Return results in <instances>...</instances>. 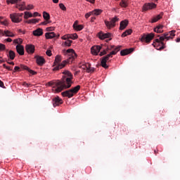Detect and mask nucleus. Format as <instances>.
Instances as JSON below:
<instances>
[{"instance_id": "23", "label": "nucleus", "mask_w": 180, "mask_h": 180, "mask_svg": "<svg viewBox=\"0 0 180 180\" xmlns=\"http://www.w3.org/2000/svg\"><path fill=\"white\" fill-rule=\"evenodd\" d=\"M162 29H164V25H158L154 28V32H155V33H163L164 30Z\"/></svg>"}, {"instance_id": "22", "label": "nucleus", "mask_w": 180, "mask_h": 180, "mask_svg": "<svg viewBox=\"0 0 180 180\" xmlns=\"http://www.w3.org/2000/svg\"><path fill=\"white\" fill-rule=\"evenodd\" d=\"M73 28L75 30H77V32H79L80 30H82L84 29V26L82 25H78V21H75L73 24Z\"/></svg>"}, {"instance_id": "13", "label": "nucleus", "mask_w": 180, "mask_h": 180, "mask_svg": "<svg viewBox=\"0 0 180 180\" xmlns=\"http://www.w3.org/2000/svg\"><path fill=\"white\" fill-rule=\"evenodd\" d=\"M101 50H102V46L99 45L94 46L91 49V54H93V56H98Z\"/></svg>"}, {"instance_id": "40", "label": "nucleus", "mask_w": 180, "mask_h": 180, "mask_svg": "<svg viewBox=\"0 0 180 180\" xmlns=\"http://www.w3.org/2000/svg\"><path fill=\"white\" fill-rule=\"evenodd\" d=\"M72 43V41L67 40L65 41V46H67L68 47H70Z\"/></svg>"}, {"instance_id": "63", "label": "nucleus", "mask_w": 180, "mask_h": 180, "mask_svg": "<svg viewBox=\"0 0 180 180\" xmlns=\"http://www.w3.org/2000/svg\"><path fill=\"white\" fill-rule=\"evenodd\" d=\"M23 31H22V30H18V32L19 33H22Z\"/></svg>"}, {"instance_id": "34", "label": "nucleus", "mask_w": 180, "mask_h": 180, "mask_svg": "<svg viewBox=\"0 0 180 180\" xmlns=\"http://www.w3.org/2000/svg\"><path fill=\"white\" fill-rule=\"evenodd\" d=\"M28 18H33V14L30 12L25 11L24 13V19H27Z\"/></svg>"}, {"instance_id": "25", "label": "nucleus", "mask_w": 180, "mask_h": 180, "mask_svg": "<svg viewBox=\"0 0 180 180\" xmlns=\"http://www.w3.org/2000/svg\"><path fill=\"white\" fill-rule=\"evenodd\" d=\"M7 57L10 60H15V58L16 57V53L13 51H9L8 53L7 54Z\"/></svg>"}, {"instance_id": "58", "label": "nucleus", "mask_w": 180, "mask_h": 180, "mask_svg": "<svg viewBox=\"0 0 180 180\" xmlns=\"http://www.w3.org/2000/svg\"><path fill=\"white\" fill-rule=\"evenodd\" d=\"M176 43H179L180 41V38H177L176 40Z\"/></svg>"}, {"instance_id": "28", "label": "nucleus", "mask_w": 180, "mask_h": 180, "mask_svg": "<svg viewBox=\"0 0 180 180\" xmlns=\"http://www.w3.org/2000/svg\"><path fill=\"white\" fill-rule=\"evenodd\" d=\"M120 6H121V8H127V6H129V0H121Z\"/></svg>"}, {"instance_id": "2", "label": "nucleus", "mask_w": 180, "mask_h": 180, "mask_svg": "<svg viewBox=\"0 0 180 180\" xmlns=\"http://www.w3.org/2000/svg\"><path fill=\"white\" fill-rule=\"evenodd\" d=\"M65 54H67V56H68V58L67 60H63L62 63H61V60H62L61 56L58 55L56 56L55 61L53 65V67H54L53 69V71H58V70H61L64 68L65 65L68 64V63H72V61H74V60H75V58L77 57V55L75 53V51H74V49H68L66 51Z\"/></svg>"}, {"instance_id": "36", "label": "nucleus", "mask_w": 180, "mask_h": 180, "mask_svg": "<svg viewBox=\"0 0 180 180\" xmlns=\"http://www.w3.org/2000/svg\"><path fill=\"white\" fill-rule=\"evenodd\" d=\"M13 43H15V44H18H18L21 45L22 43H23V40L20 38L15 39H14Z\"/></svg>"}, {"instance_id": "61", "label": "nucleus", "mask_w": 180, "mask_h": 180, "mask_svg": "<svg viewBox=\"0 0 180 180\" xmlns=\"http://www.w3.org/2000/svg\"><path fill=\"white\" fill-rule=\"evenodd\" d=\"M4 68H6L8 66H6V64H3Z\"/></svg>"}, {"instance_id": "29", "label": "nucleus", "mask_w": 180, "mask_h": 180, "mask_svg": "<svg viewBox=\"0 0 180 180\" xmlns=\"http://www.w3.org/2000/svg\"><path fill=\"white\" fill-rule=\"evenodd\" d=\"M133 30L131 29H129V30H127L125 32H124L121 37H126V36H129L130 34H131Z\"/></svg>"}, {"instance_id": "14", "label": "nucleus", "mask_w": 180, "mask_h": 180, "mask_svg": "<svg viewBox=\"0 0 180 180\" xmlns=\"http://www.w3.org/2000/svg\"><path fill=\"white\" fill-rule=\"evenodd\" d=\"M52 103L54 108H56V106H60V105L63 103V99L59 96H56L52 99Z\"/></svg>"}, {"instance_id": "35", "label": "nucleus", "mask_w": 180, "mask_h": 180, "mask_svg": "<svg viewBox=\"0 0 180 180\" xmlns=\"http://www.w3.org/2000/svg\"><path fill=\"white\" fill-rule=\"evenodd\" d=\"M103 46V47H102ZM103 51L100 52L99 53V56L102 57V56H105V54L108 53V50H106V49H105V48H103V45H101Z\"/></svg>"}, {"instance_id": "19", "label": "nucleus", "mask_w": 180, "mask_h": 180, "mask_svg": "<svg viewBox=\"0 0 180 180\" xmlns=\"http://www.w3.org/2000/svg\"><path fill=\"white\" fill-rule=\"evenodd\" d=\"M133 51H134V49L133 48L131 49H126L124 50H122L120 51V54L121 56H127V54H130V53H133Z\"/></svg>"}, {"instance_id": "53", "label": "nucleus", "mask_w": 180, "mask_h": 180, "mask_svg": "<svg viewBox=\"0 0 180 180\" xmlns=\"http://www.w3.org/2000/svg\"><path fill=\"white\" fill-rule=\"evenodd\" d=\"M6 70H8V71H12V68L9 67V66H7L6 68Z\"/></svg>"}, {"instance_id": "55", "label": "nucleus", "mask_w": 180, "mask_h": 180, "mask_svg": "<svg viewBox=\"0 0 180 180\" xmlns=\"http://www.w3.org/2000/svg\"><path fill=\"white\" fill-rule=\"evenodd\" d=\"M95 19H96V18H95V17H91V22H94Z\"/></svg>"}, {"instance_id": "12", "label": "nucleus", "mask_w": 180, "mask_h": 180, "mask_svg": "<svg viewBox=\"0 0 180 180\" xmlns=\"http://www.w3.org/2000/svg\"><path fill=\"white\" fill-rule=\"evenodd\" d=\"M10 18L13 23H20L22 22V18H19V13H12L10 15Z\"/></svg>"}, {"instance_id": "33", "label": "nucleus", "mask_w": 180, "mask_h": 180, "mask_svg": "<svg viewBox=\"0 0 180 180\" xmlns=\"http://www.w3.org/2000/svg\"><path fill=\"white\" fill-rule=\"evenodd\" d=\"M1 19H4V17H2V16L0 17V23H1V25H3L4 26H8V25H9V22H8V20L4 18L3 21H1Z\"/></svg>"}, {"instance_id": "20", "label": "nucleus", "mask_w": 180, "mask_h": 180, "mask_svg": "<svg viewBox=\"0 0 180 180\" xmlns=\"http://www.w3.org/2000/svg\"><path fill=\"white\" fill-rule=\"evenodd\" d=\"M162 16H164V13H160L159 15H155L151 20V23H155L160 20V19H162Z\"/></svg>"}, {"instance_id": "37", "label": "nucleus", "mask_w": 180, "mask_h": 180, "mask_svg": "<svg viewBox=\"0 0 180 180\" xmlns=\"http://www.w3.org/2000/svg\"><path fill=\"white\" fill-rule=\"evenodd\" d=\"M69 39H72V40H75L76 39H78V35L76 33L69 34Z\"/></svg>"}, {"instance_id": "16", "label": "nucleus", "mask_w": 180, "mask_h": 180, "mask_svg": "<svg viewBox=\"0 0 180 180\" xmlns=\"http://www.w3.org/2000/svg\"><path fill=\"white\" fill-rule=\"evenodd\" d=\"M36 61L38 65H44L46 64V60L42 56H36Z\"/></svg>"}, {"instance_id": "7", "label": "nucleus", "mask_w": 180, "mask_h": 180, "mask_svg": "<svg viewBox=\"0 0 180 180\" xmlns=\"http://www.w3.org/2000/svg\"><path fill=\"white\" fill-rule=\"evenodd\" d=\"M119 18L114 17L111 18L110 21L105 20L104 23L108 29H111L112 27H115V26H116V22H119Z\"/></svg>"}, {"instance_id": "27", "label": "nucleus", "mask_w": 180, "mask_h": 180, "mask_svg": "<svg viewBox=\"0 0 180 180\" xmlns=\"http://www.w3.org/2000/svg\"><path fill=\"white\" fill-rule=\"evenodd\" d=\"M45 37H46V39H53V37H57V36L56 35V33H54L53 32H46L45 34Z\"/></svg>"}, {"instance_id": "46", "label": "nucleus", "mask_w": 180, "mask_h": 180, "mask_svg": "<svg viewBox=\"0 0 180 180\" xmlns=\"http://www.w3.org/2000/svg\"><path fill=\"white\" fill-rule=\"evenodd\" d=\"M47 32H51L54 30V27H49L46 28Z\"/></svg>"}, {"instance_id": "64", "label": "nucleus", "mask_w": 180, "mask_h": 180, "mask_svg": "<svg viewBox=\"0 0 180 180\" xmlns=\"http://www.w3.org/2000/svg\"><path fill=\"white\" fill-rule=\"evenodd\" d=\"M4 19H5V18L1 19V22H4Z\"/></svg>"}, {"instance_id": "43", "label": "nucleus", "mask_w": 180, "mask_h": 180, "mask_svg": "<svg viewBox=\"0 0 180 180\" xmlns=\"http://www.w3.org/2000/svg\"><path fill=\"white\" fill-rule=\"evenodd\" d=\"M30 9H33V5L29 4L27 7L25 6L26 11H30Z\"/></svg>"}, {"instance_id": "57", "label": "nucleus", "mask_w": 180, "mask_h": 180, "mask_svg": "<svg viewBox=\"0 0 180 180\" xmlns=\"http://www.w3.org/2000/svg\"><path fill=\"white\" fill-rule=\"evenodd\" d=\"M23 85H25V86L29 87V84H28L27 83H26V82H25V83L23 84Z\"/></svg>"}, {"instance_id": "8", "label": "nucleus", "mask_w": 180, "mask_h": 180, "mask_svg": "<svg viewBox=\"0 0 180 180\" xmlns=\"http://www.w3.org/2000/svg\"><path fill=\"white\" fill-rule=\"evenodd\" d=\"M154 33H150L148 34H144L141 38V41H145L146 43H150L153 39H154Z\"/></svg>"}, {"instance_id": "41", "label": "nucleus", "mask_w": 180, "mask_h": 180, "mask_svg": "<svg viewBox=\"0 0 180 180\" xmlns=\"http://www.w3.org/2000/svg\"><path fill=\"white\" fill-rule=\"evenodd\" d=\"M6 47L5 46V44H0V51H4V50H6Z\"/></svg>"}, {"instance_id": "44", "label": "nucleus", "mask_w": 180, "mask_h": 180, "mask_svg": "<svg viewBox=\"0 0 180 180\" xmlns=\"http://www.w3.org/2000/svg\"><path fill=\"white\" fill-rule=\"evenodd\" d=\"M46 56H48L49 57H51V56H52L51 50L48 49V50L46 51Z\"/></svg>"}, {"instance_id": "47", "label": "nucleus", "mask_w": 180, "mask_h": 180, "mask_svg": "<svg viewBox=\"0 0 180 180\" xmlns=\"http://www.w3.org/2000/svg\"><path fill=\"white\" fill-rule=\"evenodd\" d=\"M91 15H93V14L91 13V11L89 12V13H86V15H85L86 19H88V18H89V16H91Z\"/></svg>"}, {"instance_id": "3", "label": "nucleus", "mask_w": 180, "mask_h": 180, "mask_svg": "<svg viewBox=\"0 0 180 180\" xmlns=\"http://www.w3.org/2000/svg\"><path fill=\"white\" fill-rule=\"evenodd\" d=\"M175 30H172L162 34L159 39H155L153 45L154 47H156L157 50H164V49L166 47L165 43H164V40H169V39H174V37L175 36Z\"/></svg>"}, {"instance_id": "39", "label": "nucleus", "mask_w": 180, "mask_h": 180, "mask_svg": "<svg viewBox=\"0 0 180 180\" xmlns=\"http://www.w3.org/2000/svg\"><path fill=\"white\" fill-rule=\"evenodd\" d=\"M115 49V45H108L105 49L107 51H110Z\"/></svg>"}, {"instance_id": "26", "label": "nucleus", "mask_w": 180, "mask_h": 180, "mask_svg": "<svg viewBox=\"0 0 180 180\" xmlns=\"http://www.w3.org/2000/svg\"><path fill=\"white\" fill-rule=\"evenodd\" d=\"M3 36H6V37H15V34L9 30L3 31Z\"/></svg>"}, {"instance_id": "51", "label": "nucleus", "mask_w": 180, "mask_h": 180, "mask_svg": "<svg viewBox=\"0 0 180 180\" xmlns=\"http://www.w3.org/2000/svg\"><path fill=\"white\" fill-rule=\"evenodd\" d=\"M86 1H87V2H90L91 4L95 3V0H86Z\"/></svg>"}, {"instance_id": "38", "label": "nucleus", "mask_w": 180, "mask_h": 180, "mask_svg": "<svg viewBox=\"0 0 180 180\" xmlns=\"http://www.w3.org/2000/svg\"><path fill=\"white\" fill-rule=\"evenodd\" d=\"M20 1L22 0H7L6 2L8 4H18V2H20Z\"/></svg>"}, {"instance_id": "54", "label": "nucleus", "mask_w": 180, "mask_h": 180, "mask_svg": "<svg viewBox=\"0 0 180 180\" xmlns=\"http://www.w3.org/2000/svg\"><path fill=\"white\" fill-rule=\"evenodd\" d=\"M8 64H10L11 65H15V63L13 62H9V61H7Z\"/></svg>"}, {"instance_id": "6", "label": "nucleus", "mask_w": 180, "mask_h": 180, "mask_svg": "<svg viewBox=\"0 0 180 180\" xmlns=\"http://www.w3.org/2000/svg\"><path fill=\"white\" fill-rule=\"evenodd\" d=\"M79 68H82L84 71H86V72H94L95 71V68H91V65L86 63H80Z\"/></svg>"}, {"instance_id": "59", "label": "nucleus", "mask_w": 180, "mask_h": 180, "mask_svg": "<svg viewBox=\"0 0 180 180\" xmlns=\"http://www.w3.org/2000/svg\"><path fill=\"white\" fill-rule=\"evenodd\" d=\"M0 58H1V57H0ZM0 63H1V64H2V63H5V60H0Z\"/></svg>"}, {"instance_id": "4", "label": "nucleus", "mask_w": 180, "mask_h": 180, "mask_svg": "<svg viewBox=\"0 0 180 180\" xmlns=\"http://www.w3.org/2000/svg\"><path fill=\"white\" fill-rule=\"evenodd\" d=\"M121 48H122V46H118L115 49H114V50L111 51L109 54L101 58V66L103 67V68H105V69L109 68V66L106 64V63H108V61H109V59L112 58L113 56H115V54H117L118 51H120Z\"/></svg>"}, {"instance_id": "24", "label": "nucleus", "mask_w": 180, "mask_h": 180, "mask_svg": "<svg viewBox=\"0 0 180 180\" xmlns=\"http://www.w3.org/2000/svg\"><path fill=\"white\" fill-rule=\"evenodd\" d=\"M33 34L34 36H43V29L41 28H38L35 30L33 31Z\"/></svg>"}, {"instance_id": "60", "label": "nucleus", "mask_w": 180, "mask_h": 180, "mask_svg": "<svg viewBox=\"0 0 180 180\" xmlns=\"http://www.w3.org/2000/svg\"><path fill=\"white\" fill-rule=\"evenodd\" d=\"M23 16V13H19V18H22Z\"/></svg>"}, {"instance_id": "18", "label": "nucleus", "mask_w": 180, "mask_h": 180, "mask_svg": "<svg viewBox=\"0 0 180 180\" xmlns=\"http://www.w3.org/2000/svg\"><path fill=\"white\" fill-rule=\"evenodd\" d=\"M15 8L17 9H19V11H23L26 10V3L25 1H22L21 3H19L16 4Z\"/></svg>"}, {"instance_id": "45", "label": "nucleus", "mask_w": 180, "mask_h": 180, "mask_svg": "<svg viewBox=\"0 0 180 180\" xmlns=\"http://www.w3.org/2000/svg\"><path fill=\"white\" fill-rule=\"evenodd\" d=\"M68 39H70V35H64L63 37H62V39L63 40H67Z\"/></svg>"}, {"instance_id": "21", "label": "nucleus", "mask_w": 180, "mask_h": 180, "mask_svg": "<svg viewBox=\"0 0 180 180\" xmlns=\"http://www.w3.org/2000/svg\"><path fill=\"white\" fill-rule=\"evenodd\" d=\"M128 25H129V20H124L121 21L120 24V30H124V28L127 27Z\"/></svg>"}, {"instance_id": "5", "label": "nucleus", "mask_w": 180, "mask_h": 180, "mask_svg": "<svg viewBox=\"0 0 180 180\" xmlns=\"http://www.w3.org/2000/svg\"><path fill=\"white\" fill-rule=\"evenodd\" d=\"M81 89V86L77 85L75 87H73L69 90H66L61 93L62 96L67 98H72L74 95L78 94V91Z\"/></svg>"}, {"instance_id": "17", "label": "nucleus", "mask_w": 180, "mask_h": 180, "mask_svg": "<svg viewBox=\"0 0 180 180\" xmlns=\"http://www.w3.org/2000/svg\"><path fill=\"white\" fill-rule=\"evenodd\" d=\"M25 50L27 53H29V54H33L34 53V45L32 44H28L25 46Z\"/></svg>"}, {"instance_id": "56", "label": "nucleus", "mask_w": 180, "mask_h": 180, "mask_svg": "<svg viewBox=\"0 0 180 180\" xmlns=\"http://www.w3.org/2000/svg\"><path fill=\"white\" fill-rule=\"evenodd\" d=\"M53 4H58V0H53Z\"/></svg>"}, {"instance_id": "9", "label": "nucleus", "mask_w": 180, "mask_h": 180, "mask_svg": "<svg viewBox=\"0 0 180 180\" xmlns=\"http://www.w3.org/2000/svg\"><path fill=\"white\" fill-rule=\"evenodd\" d=\"M157 8V4L155 3H146L142 7L143 12H146V11H150L151 9H155Z\"/></svg>"}, {"instance_id": "42", "label": "nucleus", "mask_w": 180, "mask_h": 180, "mask_svg": "<svg viewBox=\"0 0 180 180\" xmlns=\"http://www.w3.org/2000/svg\"><path fill=\"white\" fill-rule=\"evenodd\" d=\"M59 7L62 9V11H67V8L64 6L63 4H59Z\"/></svg>"}, {"instance_id": "15", "label": "nucleus", "mask_w": 180, "mask_h": 180, "mask_svg": "<svg viewBox=\"0 0 180 180\" xmlns=\"http://www.w3.org/2000/svg\"><path fill=\"white\" fill-rule=\"evenodd\" d=\"M15 49L19 56H25V47L23 45L18 44L16 46Z\"/></svg>"}, {"instance_id": "10", "label": "nucleus", "mask_w": 180, "mask_h": 180, "mask_svg": "<svg viewBox=\"0 0 180 180\" xmlns=\"http://www.w3.org/2000/svg\"><path fill=\"white\" fill-rule=\"evenodd\" d=\"M20 68L21 70H25L26 71H28V72L30 74H32V75H36V74H37V72H34L32 70H30V68H29L27 66L24 65H20ZM20 68L18 66H15L14 68V70L15 71H19V70H20Z\"/></svg>"}, {"instance_id": "48", "label": "nucleus", "mask_w": 180, "mask_h": 180, "mask_svg": "<svg viewBox=\"0 0 180 180\" xmlns=\"http://www.w3.org/2000/svg\"><path fill=\"white\" fill-rule=\"evenodd\" d=\"M47 23H51V21H44V22H41L40 25L45 26L46 25H47Z\"/></svg>"}, {"instance_id": "31", "label": "nucleus", "mask_w": 180, "mask_h": 180, "mask_svg": "<svg viewBox=\"0 0 180 180\" xmlns=\"http://www.w3.org/2000/svg\"><path fill=\"white\" fill-rule=\"evenodd\" d=\"M92 15H95L98 16L102 13V10L101 9H95L94 11H91Z\"/></svg>"}, {"instance_id": "30", "label": "nucleus", "mask_w": 180, "mask_h": 180, "mask_svg": "<svg viewBox=\"0 0 180 180\" xmlns=\"http://www.w3.org/2000/svg\"><path fill=\"white\" fill-rule=\"evenodd\" d=\"M43 17L46 22H49V20H50V14H49V13L44 11Z\"/></svg>"}, {"instance_id": "52", "label": "nucleus", "mask_w": 180, "mask_h": 180, "mask_svg": "<svg viewBox=\"0 0 180 180\" xmlns=\"http://www.w3.org/2000/svg\"><path fill=\"white\" fill-rule=\"evenodd\" d=\"M0 86L1 88H4V82H1V80H0Z\"/></svg>"}, {"instance_id": "11", "label": "nucleus", "mask_w": 180, "mask_h": 180, "mask_svg": "<svg viewBox=\"0 0 180 180\" xmlns=\"http://www.w3.org/2000/svg\"><path fill=\"white\" fill-rule=\"evenodd\" d=\"M98 37L101 39V40H105V39H108L106 40V41H110L112 40V34L108 32V33H103L102 32L98 33Z\"/></svg>"}, {"instance_id": "49", "label": "nucleus", "mask_w": 180, "mask_h": 180, "mask_svg": "<svg viewBox=\"0 0 180 180\" xmlns=\"http://www.w3.org/2000/svg\"><path fill=\"white\" fill-rule=\"evenodd\" d=\"M32 16H33L34 18H36L37 16H40V15L39 14V13L34 12V14L32 15Z\"/></svg>"}, {"instance_id": "62", "label": "nucleus", "mask_w": 180, "mask_h": 180, "mask_svg": "<svg viewBox=\"0 0 180 180\" xmlns=\"http://www.w3.org/2000/svg\"><path fill=\"white\" fill-rule=\"evenodd\" d=\"M4 31L2 30H0V34H3Z\"/></svg>"}, {"instance_id": "50", "label": "nucleus", "mask_w": 180, "mask_h": 180, "mask_svg": "<svg viewBox=\"0 0 180 180\" xmlns=\"http://www.w3.org/2000/svg\"><path fill=\"white\" fill-rule=\"evenodd\" d=\"M6 41H7L8 43H11V42L12 41V39H11V38H7V39H6Z\"/></svg>"}, {"instance_id": "1", "label": "nucleus", "mask_w": 180, "mask_h": 180, "mask_svg": "<svg viewBox=\"0 0 180 180\" xmlns=\"http://www.w3.org/2000/svg\"><path fill=\"white\" fill-rule=\"evenodd\" d=\"M63 74L65 76L62 80L51 81L48 83L50 86L55 88L56 92H61L64 89L71 88V85H72V74L68 70H65Z\"/></svg>"}, {"instance_id": "32", "label": "nucleus", "mask_w": 180, "mask_h": 180, "mask_svg": "<svg viewBox=\"0 0 180 180\" xmlns=\"http://www.w3.org/2000/svg\"><path fill=\"white\" fill-rule=\"evenodd\" d=\"M25 23H28L29 25H30L32 23H33V24L39 23V20L38 19H30V20L25 21Z\"/></svg>"}]
</instances>
